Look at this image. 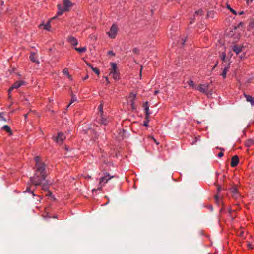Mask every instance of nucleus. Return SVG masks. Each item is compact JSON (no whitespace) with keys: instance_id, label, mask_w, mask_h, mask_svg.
Masks as SVG:
<instances>
[{"instance_id":"40","label":"nucleus","mask_w":254,"mask_h":254,"mask_svg":"<svg viewBox=\"0 0 254 254\" xmlns=\"http://www.w3.org/2000/svg\"><path fill=\"white\" fill-rule=\"evenodd\" d=\"M37 200L39 201V203H40L42 198L39 195H37Z\"/></svg>"},{"instance_id":"51","label":"nucleus","mask_w":254,"mask_h":254,"mask_svg":"<svg viewBox=\"0 0 254 254\" xmlns=\"http://www.w3.org/2000/svg\"><path fill=\"white\" fill-rule=\"evenodd\" d=\"M88 75H87L86 76H85V77L83 78V80H86V79H88Z\"/></svg>"},{"instance_id":"32","label":"nucleus","mask_w":254,"mask_h":254,"mask_svg":"<svg viewBox=\"0 0 254 254\" xmlns=\"http://www.w3.org/2000/svg\"><path fill=\"white\" fill-rule=\"evenodd\" d=\"M63 72L64 74L66 75H68V74H69V72H68V69L66 68H65L64 69Z\"/></svg>"},{"instance_id":"31","label":"nucleus","mask_w":254,"mask_h":254,"mask_svg":"<svg viewBox=\"0 0 254 254\" xmlns=\"http://www.w3.org/2000/svg\"><path fill=\"white\" fill-rule=\"evenodd\" d=\"M220 149L222 151L218 153V157H219V158H221L222 156H223V155H224V153H223V151H224V149L223 148H220Z\"/></svg>"},{"instance_id":"41","label":"nucleus","mask_w":254,"mask_h":254,"mask_svg":"<svg viewBox=\"0 0 254 254\" xmlns=\"http://www.w3.org/2000/svg\"><path fill=\"white\" fill-rule=\"evenodd\" d=\"M2 113H0V120H5L4 117L1 116Z\"/></svg>"},{"instance_id":"1","label":"nucleus","mask_w":254,"mask_h":254,"mask_svg":"<svg viewBox=\"0 0 254 254\" xmlns=\"http://www.w3.org/2000/svg\"><path fill=\"white\" fill-rule=\"evenodd\" d=\"M34 160L35 162V174L30 180L33 185L40 186L46 178V164L39 156H36Z\"/></svg>"},{"instance_id":"43","label":"nucleus","mask_w":254,"mask_h":254,"mask_svg":"<svg viewBox=\"0 0 254 254\" xmlns=\"http://www.w3.org/2000/svg\"><path fill=\"white\" fill-rule=\"evenodd\" d=\"M67 76L68 78L70 80H72V76H71V75L68 74V75H67Z\"/></svg>"},{"instance_id":"52","label":"nucleus","mask_w":254,"mask_h":254,"mask_svg":"<svg viewBox=\"0 0 254 254\" xmlns=\"http://www.w3.org/2000/svg\"><path fill=\"white\" fill-rule=\"evenodd\" d=\"M106 80L107 81L108 83H109V80H108V78L107 77H106Z\"/></svg>"},{"instance_id":"56","label":"nucleus","mask_w":254,"mask_h":254,"mask_svg":"<svg viewBox=\"0 0 254 254\" xmlns=\"http://www.w3.org/2000/svg\"><path fill=\"white\" fill-rule=\"evenodd\" d=\"M217 64H218V63H217V64H215L214 67H216L217 65Z\"/></svg>"},{"instance_id":"11","label":"nucleus","mask_w":254,"mask_h":254,"mask_svg":"<svg viewBox=\"0 0 254 254\" xmlns=\"http://www.w3.org/2000/svg\"><path fill=\"white\" fill-rule=\"evenodd\" d=\"M64 5L65 10L67 11H69L70 8L73 6L72 3L69 0H64Z\"/></svg>"},{"instance_id":"22","label":"nucleus","mask_w":254,"mask_h":254,"mask_svg":"<svg viewBox=\"0 0 254 254\" xmlns=\"http://www.w3.org/2000/svg\"><path fill=\"white\" fill-rule=\"evenodd\" d=\"M2 128L7 132L9 133L10 135L12 134L11 128L8 125H4Z\"/></svg>"},{"instance_id":"19","label":"nucleus","mask_w":254,"mask_h":254,"mask_svg":"<svg viewBox=\"0 0 254 254\" xmlns=\"http://www.w3.org/2000/svg\"><path fill=\"white\" fill-rule=\"evenodd\" d=\"M229 68H230V63H228V64L227 65V66H226L225 67V68H224L223 72L221 74L224 79L226 78L227 73L229 71Z\"/></svg>"},{"instance_id":"15","label":"nucleus","mask_w":254,"mask_h":254,"mask_svg":"<svg viewBox=\"0 0 254 254\" xmlns=\"http://www.w3.org/2000/svg\"><path fill=\"white\" fill-rule=\"evenodd\" d=\"M217 190H218V193L215 195L214 198H215L216 202L218 204H219L221 202V198L219 194V192L221 191L220 187L219 186L217 187Z\"/></svg>"},{"instance_id":"49","label":"nucleus","mask_w":254,"mask_h":254,"mask_svg":"<svg viewBox=\"0 0 254 254\" xmlns=\"http://www.w3.org/2000/svg\"><path fill=\"white\" fill-rule=\"evenodd\" d=\"M87 65L89 67H91V66H92V65H91V64H89V63H87Z\"/></svg>"},{"instance_id":"18","label":"nucleus","mask_w":254,"mask_h":254,"mask_svg":"<svg viewBox=\"0 0 254 254\" xmlns=\"http://www.w3.org/2000/svg\"><path fill=\"white\" fill-rule=\"evenodd\" d=\"M144 107L145 109V118L146 119H147L150 114V113L149 112V106L148 105V102H146L144 104Z\"/></svg>"},{"instance_id":"8","label":"nucleus","mask_w":254,"mask_h":254,"mask_svg":"<svg viewBox=\"0 0 254 254\" xmlns=\"http://www.w3.org/2000/svg\"><path fill=\"white\" fill-rule=\"evenodd\" d=\"M65 136L63 133H58L57 137L56 138V142L61 144L63 143L65 139Z\"/></svg>"},{"instance_id":"59","label":"nucleus","mask_w":254,"mask_h":254,"mask_svg":"<svg viewBox=\"0 0 254 254\" xmlns=\"http://www.w3.org/2000/svg\"><path fill=\"white\" fill-rule=\"evenodd\" d=\"M91 69L93 70V68H94L95 67H93V66L91 67Z\"/></svg>"},{"instance_id":"4","label":"nucleus","mask_w":254,"mask_h":254,"mask_svg":"<svg viewBox=\"0 0 254 254\" xmlns=\"http://www.w3.org/2000/svg\"><path fill=\"white\" fill-rule=\"evenodd\" d=\"M119 28L118 25L114 23L110 27V30L106 32L108 36L111 39H115L118 33Z\"/></svg>"},{"instance_id":"38","label":"nucleus","mask_w":254,"mask_h":254,"mask_svg":"<svg viewBox=\"0 0 254 254\" xmlns=\"http://www.w3.org/2000/svg\"><path fill=\"white\" fill-rule=\"evenodd\" d=\"M202 12H203L202 10H198V11H196L195 12V13L197 14H202Z\"/></svg>"},{"instance_id":"27","label":"nucleus","mask_w":254,"mask_h":254,"mask_svg":"<svg viewBox=\"0 0 254 254\" xmlns=\"http://www.w3.org/2000/svg\"><path fill=\"white\" fill-rule=\"evenodd\" d=\"M227 8L230 10V11L232 13H233L234 15H237V12L236 11L234 10L233 8H232L229 5H227Z\"/></svg>"},{"instance_id":"17","label":"nucleus","mask_w":254,"mask_h":254,"mask_svg":"<svg viewBox=\"0 0 254 254\" xmlns=\"http://www.w3.org/2000/svg\"><path fill=\"white\" fill-rule=\"evenodd\" d=\"M245 97L246 99L247 102H249L251 103L252 105H254V98L252 96L247 95L245 93L244 94Z\"/></svg>"},{"instance_id":"34","label":"nucleus","mask_w":254,"mask_h":254,"mask_svg":"<svg viewBox=\"0 0 254 254\" xmlns=\"http://www.w3.org/2000/svg\"><path fill=\"white\" fill-rule=\"evenodd\" d=\"M149 138L151 139L154 141V142L157 145H158L159 144V143L157 142V141L153 137L150 136Z\"/></svg>"},{"instance_id":"50","label":"nucleus","mask_w":254,"mask_h":254,"mask_svg":"<svg viewBox=\"0 0 254 254\" xmlns=\"http://www.w3.org/2000/svg\"><path fill=\"white\" fill-rule=\"evenodd\" d=\"M27 116H28V114H26L24 115L25 120L27 119Z\"/></svg>"},{"instance_id":"39","label":"nucleus","mask_w":254,"mask_h":254,"mask_svg":"<svg viewBox=\"0 0 254 254\" xmlns=\"http://www.w3.org/2000/svg\"><path fill=\"white\" fill-rule=\"evenodd\" d=\"M248 247L249 248H250L251 249H252L254 248V247H253V245L251 244H248Z\"/></svg>"},{"instance_id":"13","label":"nucleus","mask_w":254,"mask_h":254,"mask_svg":"<svg viewBox=\"0 0 254 254\" xmlns=\"http://www.w3.org/2000/svg\"><path fill=\"white\" fill-rule=\"evenodd\" d=\"M242 47L238 45H235L232 47V50L236 53L237 55L242 52Z\"/></svg>"},{"instance_id":"2","label":"nucleus","mask_w":254,"mask_h":254,"mask_svg":"<svg viewBox=\"0 0 254 254\" xmlns=\"http://www.w3.org/2000/svg\"><path fill=\"white\" fill-rule=\"evenodd\" d=\"M115 175H111L109 173L105 172L104 173V176L101 177L99 179V187L97 189H93V191L97 190H101L103 187L108 182L109 180L115 177Z\"/></svg>"},{"instance_id":"54","label":"nucleus","mask_w":254,"mask_h":254,"mask_svg":"<svg viewBox=\"0 0 254 254\" xmlns=\"http://www.w3.org/2000/svg\"><path fill=\"white\" fill-rule=\"evenodd\" d=\"M144 125L145 126H148L147 123V122L144 123Z\"/></svg>"},{"instance_id":"3","label":"nucleus","mask_w":254,"mask_h":254,"mask_svg":"<svg viewBox=\"0 0 254 254\" xmlns=\"http://www.w3.org/2000/svg\"><path fill=\"white\" fill-rule=\"evenodd\" d=\"M111 68L110 74L113 75V78L116 81L120 79V73L118 71L117 64L115 63H111Z\"/></svg>"},{"instance_id":"42","label":"nucleus","mask_w":254,"mask_h":254,"mask_svg":"<svg viewBox=\"0 0 254 254\" xmlns=\"http://www.w3.org/2000/svg\"><path fill=\"white\" fill-rule=\"evenodd\" d=\"M253 1V0H246V2L248 4L249 3H252Z\"/></svg>"},{"instance_id":"48","label":"nucleus","mask_w":254,"mask_h":254,"mask_svg":"<svg viewBox=\"0 0 254 254\" xmlns=\"http://www.w3.org/2000/svg\"><path fill=\"white\" fill-rule=\"evenodd\" d=\"M87 65L89 67H91V66H92V65H91V64H89V63H87Z\"/></svg>"},{"instance_id":"14","label":"nucleus","mask_w":254,"mask_h":254,"mask_svg":"<svg viewBox=\"0 0 254 254\" xmlns=\"http://www.w3.org/2000/svg\"><path fill=\"white\" fill-rule=\"evenodd\" d=\"M29 59L32 62L36 63L38 64H39V61L36 60V53L35 52H31L30 53Z\"/></svg>"},{"instance_id":"44","label":"nucleus","mask_w":254,"mask_h":254,"mask_svg":"<svg viewBox=\"0 0 254 254\" xmlns=\"http://www.w3.org/2000/svg\"><path fill=\"white\" fill-rule=\"evenodd\" d=\"M158 93H159V91H158V90H155V91H154V94L156 95H157Z\"/></svg>"},{"instance_id":"45","label":"nucleus","mask_w":254,"mask_h":254,"mask_svg":"<svg viewBox=\"0 0 254 254\" xmlns=\"http://www.w3.org/2000/svg\"><path fill=\"white\" fill-rule=\"evenodd\" d=\"M197 141V137H195V141H193L192 143V144H194V143H195V142Z\"/></svg>"},{"instance_id":"55","label":"nucleus","mask_w":254,"mask_h":254,"mask_svg":"<svg viewBox=\"0 0 254 254\" xmlns=\"http://www.w3.org/2000/svg\"><path fill=\"white\" fill-rule=\"evenodd\" d=\"M87 177H88V178H90H90H91V176H89V175H88Z\"/></svg>"},{"instance_id":"7","label":"nucleus","mask_w":254,"mask_h":254,"mask_svg":"<svg viewBox=\"0 0 254 254\" xmlns=\"http://www.w3.org/2000/svg\"><path fill=\"white\" fill-rule=\"evenodd\" d=\"M98 120L99 123L103 125H107L110 121L109 120H108V119L104 115V114H102V115H99V118Z\"/></svg>"},{"instance_id":"30","label":"nucleus","mask_w":254,"mask_h":254,"mask_svg":"<svg viewBox=\"0 0 254 254\" xmlns=\"http://www.w3.org/2000/svg\"><path fill=\"white\" fill-rule=\"evenodd\" d=\"M93 71L98 75H99L100 74V70L99 69L97 68V67H95L94 68H93Z\"/></svg>"},{"instance_id":"21","label":"nucleus","mask_w":254,"mask_h":254,"mask_svg":"<svg viewBox=\"0 0 254 254\" xmlns=\"http://www.w3.org/2000/svg\"><path fill=\"white\" fill-rule=\"evenodd\" d=\"M229 213L230 216L231 217L232 219H234L236 217V210H232L231 209H229Z\"/></svg>"},{"instance_id":"9","label":"nucleus","mask_w":254,"mask_h":254,"mask_svg":"<svg viewBox=\"0 0 254 254\" xmlns=\"http://www.w3.org/2000/svg\"><path fill=\"white\" fill-rule=\"evenodd\" d=\"M51 20H52V19H50L46 24H40L39 26V27L40 28H41L42 27H43V28L44 29L47 30L48 31H50L51 28L50 23H51Z\"/></svg>"},{"instance_id":"26","label":"nucleus","mask_w":254,"mask_h":254,"mask_svg":"<svg viewBox=\"0 0 254 254\" xmlns=\"http://www.w3.org/2000/svg\"><path fill=\"white\" fill-rule=\"evenodd\" d=\"M98 110L99 115H102V114H103V104L102 103L99 105Z\"/></svg>"},{"instance_id":"36","label":"nucleus","mask_w":254,"mask_h":254,"mask_svg":"<svg viewBox=\"0 0 254 254\" xmlns=\"http://www.w3.org/2000/svg\"><path fill=\"white\" fill-rule=\"evenodd\" d=\"M237 191H238V190H237V188L235 187V188H232V192L233 193H237Z\"/></svg>"},{"instance_id":"35","label":"nucleus","mask_w":254,"mask_h":254,"mask_svg":"<svg viewBox=\"0 0 254 254\" xmlns=\"http://www.w3.org/2000/svg\"><path fill=\"white\" fill-rule=\"evenodd\" d=\"M186 37H184V38H182L181 39V43H182V45H184L186 41Z\"/></svg>"},{"instance_id":"53","label":"nucleus","mask_w":254,"mask_h":254,"mask_svg":"<svg viewBox=\"0 0 254 254\" xmlns=\"http://www.w3.org/2000/svg\"><path fill=\"white\" fill-rule=\"evenodd\" d=\"M136 51H137V49L136 48H135L133 50V52H136Z\"/></svg>"},{"instance_id":"12","label":"nucleus","mask_w":254,"mask_h":254,"mask_svg":"<svg viewBox=\"0 0 254 254\" xmlns=\"http://www.w3.org/2000/svg\"><path fill=\"white\" fill-rule=\"evenodd\" d=\"M67 41L73 46H76L78 44V41L76 38L73 36H70L68 38Z\"/></svg>"},{"instance_id":"10","label":"nucleus","mask_w":254,"mask_h":254,"mask_svg":"<svg viewBox=\"0 0 254 254\" xmlns=\"http://www.w3.org/2000/svg\"><path fill=\"white\" fill-rule=\"evenodd\" d=\"M239 162V159L237 155L232 157L231 162V166L232 167L237 166Z\"/></svg>"},{"instance_id":"23","label":"nucleus","mask_w":254,"mask_h":254,"mask_svg":"<svg viewBox=\"0 0 254 254\" xmlns=\"http://www.w3.org/2000/svg\"><path fill=\"white\" fill-rule=\"evenodd\" d=\"M247 147H250L254 144V140L253 139L247 140L245 143Z\"/></svg>"},{"instance_id":"16","label":"nucleus","mask_w":254,"mask_h":254,"mask_svg":"<svg viewBox=\"0 0 254 254\" xmlns=\"http://www.w3.org/2000/svg\"><path fill=\"white\" fill-rule=\"evenodd\" d=\"M58 11L57 12V15H62L64 12L67 11V10H65V8L62 6L61 5H58Z\"/></svg>"},{"instance_id":"57","label":"nucleus","mask_w":254,"mask_h":254,"mask_svg":"<svg viewBox=\"0 0 254 254\" xmlns=\"http://www.w3.org/2000/svg\"><path fill=\"white\" fill-rule=\"evenodd\" d=\"M243 56H240V58H241V59H242V58H243Z\"/></svg>"},{"instance_id":"28","label":"nucleus","mask_w":254,"mask_h":254,"mask_svg":"<svg viewBox=\"0 0 254 254\" xmlns=\"http://www.w3.org/2000/svg\"><path fill=\"white\" fill-rule=\"evenodd\" d=\"M226 55L225 52H223L222 54L220 55L221 59L224 62H225L226 61Z\"/></svg>"},{"instance_id":"24","label":"nucleus","mask_w":254,"mask_h":254,"mask_svg":"<svg viewBox=\"0 0 254 254\" xmlns=\"http://www.w3.org/2000/svg\"><path fill=\"white\" fill-rule=\"evenodd\" d=\"M43 217L45 218H57V215H54L52 217L50 216L49 215V213L46 211V209H45V212H44V213L43 214Z\"/></svg>"},{"instance_id":"60","label":"nucleus","mask_w":254,"mask_h":254,"mask_svg":"<svg viewBox=\"0 0 254 254\" xmlns=\"http://www.w3.org/2000/svg\"><path fill=\"white\" fill-rule=\"evenodd\" d=\"M222 210H223V208H221V210H220V211H221V212H222Z\"/></svg>"},{"instance_id":"5","label":"nucleus","mask_w":254,"mask_h":254,"mask_svg":"<svg viewBox=\"0 0 254 254\" xmlns=\"http://www.w3.org/2000/svg\"><path fill=\"white\" fill-rule=\"evenodd\" d=\"M25 84V82L22 80L17 81L14 82L9 88L8 89V98H10L11 97V95L10 94L11 92L14 89H18L22 85Z\"/></svg>"},{"instance_id":"25","label":"nucleus","mask_w":254,"mask_h":254,"mask_svg":"<svg viewBox=\"0 0 254 254\" xmlns=\"http://www.w3.org/2000/svg\"><path fill=\"white\" fill-rule=\"evenodd\" d=\"M75 50L79 53H83L86 51L87 49L85 47H80V48L75 47Z\"/></svg>"},{"instance_id":"29","label":"nucleus","mask_w":254,"mask_h":254,"mask_svg":"<svg viewBox=\"0 0 254 254\" xmlns=\"http://www.w3.org/2000/svg\"><path fill=\"white\" fill-rule=\"evenodd\" d=\"M25 192H30L32 194V195L34 196H35V195L34 194V192H33V191L31 190V189H30V187H27V188H26V190H25Z\"/></svg>"},{"instance_id":"37","label":"nucleus","mask_w":254,"mask_h":254,"mask_svg":"<svg viewBox=\"0 0 254 254\" xmlns=\"http://www.w3.org/2000/svg\"><path fill=\"white\" fill-rule=\"evenodd\" d=\"M108 54L112 56H115V53L113 52V51H109L108 52Z\"/></svg>"},{"instance_id":"20","label":"nucleus","mask_w":254,"mask_h":254,"mask_svg":"<svg viewBox=\"0 0 254 254\" xmlns=\"http://www.w3.org/2000/svg\"><path fill=\"white\" fill-rule=\"evenodd\" d=\"M187 83L190 87H191L192 89H195V90H196L197 87H196V85L194 84V83L193 80H192L191 79L189 80Z\"/></svg>"},{"instance_id":"33","label":"nucleus","mask_w":254,"mask_h":254,"mask_svg":"<svg viewBox=\"0 0 254 254\" xmlns=\"http://www.w3.org/2000/svg\"><path fill=\"white\" fill-rule=\"evenodd\" d=\"M75 100H76V97H75V96H73L72 97L71 102L69 103V104L68 105V107H69L72 104V103L74 102Z\"/></svg>"},{"instance_id":"47","label":"nucleus","mask_w":254,"mask_h":254,"mask_svg":"<svg viewBox=\"0 0 254 254\" xmlns=\"http://www.w3.org/2000/svg\"><path fill=\"white\" fill-rule=\"evenodd\" d=\"M244 13V11H241L240 12H239V14L240 15H241L243 14Z\"/></svg>"},{"instance_id":"58","label":"nucleus","mask_w":254,"mask_h":254,"mask_svg":"<svg viewBox=\"0 0 254 254\" xmlns=\"http://www.w3.org/2000/svg\"><path fill=\"white\" fill-rule=\"evenodd\" d=\"M243 56H240V58H241V59H242V58H243Z\"/></svg>"},{"instance_id":"6","label":"nucleus","mask_w":254,"mask_h":254,"mask_svg":"<svg viewBox=\"0 0 254 254\" xmlns=\"http://www.w3.org/2000/svg\"><path fill=\"white\" fill-rule=\"evenodd\" d=\"M209 84H201L197 87L196 90L206 95H208L211 92L209 91Z\"/></svg>"},{"instance_id":"46","label":"nucleus","mask_w":254,"mask_h":254,"mask_svg":"<svg viewBox=\"0 0 254 254\" xmlns=\"http://www.w3.org/2000/svg\"><path fill=\"white\" fill-rule=\"evenodd\" d=\"M142 66H141V69H140V76L141 77V72H142Z\"/></svg>"}]
</instances>
